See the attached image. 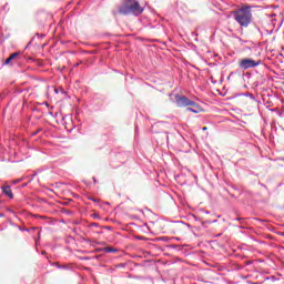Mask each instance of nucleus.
I'll return each instance as SVG.
<instances>
[{
  "label": "nucleus",
  "instance_id": "39448f33",
  "mask_svg": "<svg viewBox=\"0 0 284 284\" xmlns=\"http://www.w3.org/2000/svg\"><path fill=\"white\" fill-rule=\"evenodd\" d=\"M186 110L187 112H193V114H200V112H203V108H201V105L194 101H191V104Z\"/></svg>",
  "mask_w": 284,
  "mask_h": 284
},
{
  "label": "nucleus",
  "instance_id": "0eeeda50",
  "mask_svg": "<svg viewBox=\"0 0 284 284\" xmlns=\"http://www.w3.org/2000/svg\"><path fill=\"white\" fill-rule=\"evenodd\" d=\"M239 101H240L241 105H247L248 101H252V98L242 95V97H240Z\"/></svg>",
  "mask_w": 284,
  "mask_h": 284
},
{
  "label": "nucleus",
  "instance_id": "20e7f679",
  "mask_svg": "<svg viewBox=\"0 0 284 284\" xmlns=\"http://www.w3.org/2000/svg\"><path fill=\"white\" fill-rule=\"evenodd\" d=\"M175 102L178 108H190L192 100L187 99L185 95H175Z\"/></svg>",
  "mask_w": 284,
  "mask_h": 284
},
{
  "label": "nucleus",
  "instance_id": "423d86ee",
  "mask_svg": "<svg viewBox=\"0 0 284 284\" xmlns=\"http://www.w3.org/2000/svg\"><path fill=\"white\" fill-rule=\"evenodd\" d=\"M1 190L7 199H10L11 201L12 199H14V193H12V189L10 187V185H2Z\"/></svg>",
  "mask_w": 284,
  "mask_h": 284
},
{
  "label": "nucleus",
  "instance_id": "f03ea898",
  "mask_svg": "<svg viewBox=\"0 0 284 284\" xmlns=\"http://www.w3.org/2000/svg\"><path fill=\"white\" fill-rule=\"evenodd\" d=\"M144 8L141 7V3L136 0H126L120 8L119 13L123 16L128 14H135V17H139V14H143Z\"/></svg>",
  "mask_w": 284,
  "mask_h": 284
},
{
  "label": "nucleus",
  "instance_id": "6e6552de",
  "mask_svg": "<svg viewBox=\"0 0 284 284\" xmlns=\"http://www.w3.org/2000/svg\"><path fill=\"white\" fill-rule=\"evenodd\" d=\"M17 57H19V52L12 53V54L4 61V65H10V61H13V59H17Z\"/></svg>",
  "mask_w": 284,
  "mask_h": 284
},
{
  "label": "nucleus",
  "instance_id": "1a4fd4ad",
  "mask_svg": "<svg viewBox=\"0 0 284 284\" xmlns=\"http://www.w3.org/2000/svg\"><path fill=\"white\" fill-rule=\"evenodd\" d=\"M104 252L110 254L112 252H116V248L108 246V247H104Z\"/></svg>",
  "mask_w": 284,
  "mask_h": 284
},
{
  "label": "nucleus",
  "instance_id": "f257e3e1",
  "mask_svg": "<svg viewBox=\"0 0 284 284\" xmlns=\"http://www.w3.org/2000/svg\"><path fill=\"white\" fill-rule=\"evenodd\" d=\"M232 17L235 19L236 23L241 26V28H248L252 23V7L242 6L241 8L231 11Z\"/></svg>",
  "mask_w": 284,
  "mask_h": 284
},
{
  "label": "nucleus",
  "instance_id": "7ed1b4c3",
  "mask_svg": "<svg viewBox=\"0 0 284 284\" xmlns=\"http://www.w3.org/2000/svg\"><path fill=\"white\" fill-rule=\"evenodd\" d=\"M256 65H261V60L256 62L252 59H242L239 62L241 70H250V68H256Z\"/></svg>",
  "mask_w": 284,
  "mask_h": 284
},
{
  "label": "nucleus",
  "instance_id": "9b49d317",
  "mask_svg": "<svg viewBox=\"0 0 284 284\" xmlns=\"http://www.w3.org/2000/svg\"><path fill=\"white\" fill-rule=\"evenodd\" d=\"M202 130H203V132H205V130H207V126H204Z\"/></svg>",
  "mask_w": 284,
  "mask_h": 284
},
{
  "label": "nucleus",
  "instance_id": "9d476101",
  "mask_svg": "<svg viewBox=\"0 0 284 284\" xmlns=\"http://www.w3.org/2000/svg\"><path fill=\"white\" fill-rule=\"evenodd\" d=\"M91 201H93L94 203H99V200H97V199H90Z\"/></svg>",
  "mask_w": 284,
  "mask_h": 284
}]
</instances>
